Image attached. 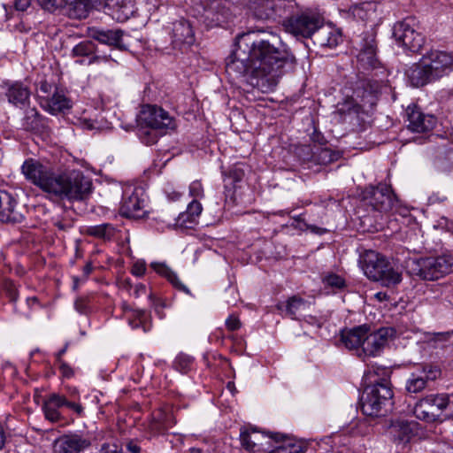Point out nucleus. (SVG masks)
<instances>
[{"instance_id": "obj_33", "label": "nucleus", "mask_w": 453, "mask_h": 453, "mask_svg": "<svg viewBox=\"0 0 453 453\" xmlns=\"http://www.w3.org/2000/svg\"><path fill=\"white\" fill-rule=\"evenodd\" d=\"M277 308L285 311V314L291 319H296L297 316L302 315L309 308V303L301 297L294 296L287 301L286 304L279 303Z\"/></svg>"}, {"instance_id": "obj_13", "label": "nucleus", "mask_w": 453, "mask_h": 453, "mask_svg": "<svg viewBox=\"0 0 453 453\" xmlns=\"http://www.w3.org/2000/svg\"><path fill=\"white\" fill-rule=\"evenodd\" d=\"M429 74L436 81L453 71V56L445 51L432 50L422 57Z\"/></svg>"}, {"instance_id": "obj_48", "label": "nucleus", "mask_w": 453, "mask_h": 453, "mask_svg": "<svg viewBox=\"0 0 453 453\" xmlns=\"http://www.w3.org/2000/svg\"><path fill=\"white\" fill-rule=\"evenodd\" d=\"M189 195L196 200L203 197V188L200 181L195 180L189 185Z\"/></svg>"}, {"instance_id": "obj_47", "label": "nucleus", "mask_w": 453, "mask_h": 453, "mask_svg": "<svg viewBox=\"0 0 453 453\" xmlns=\"http://www.w3.org/2000/svg\"><path fill=\"white\" fill-rule=\"evenodd\" d=\"M3 288L6 292L7 296H9L10 300L12 302H16L18 298V293L16 287L12 280H4L3 281Z\"/></svg>"}, {"instance_id": "obj_9", "label": "nucleus", "mask_w": 453, "mask_h": 453, "mask_svg": "<svg viewBox=\"0 0 453 453\" xmlns=\"http://www.w3.org/2000/svg\"><path fill=\"white\" fill-rule=\"evenodd\" d=\"M323 22L322 18L315 13H302L292 16L285 21L286 30L295 36L304 38L315 36Z\"/></svg>"}, {"instance_id": "obj_20", "label": "nucleus", "mask_w": 453, "mask_h": 453, "mask_svg": "<svg viewBox=\"0 0 453 453\" xmlns=\"http://www.w3.org/2000/svg\"><path fill=\"white\" fill-rule=\"evenodd\" d=\"M175 424L173 412L165 409L155 411L148 424V432L152 436L165 434Z\"/></svg>"}, {"instance_id": "obj_2", "label": "nucleus", "mask_w": 453, "mask_h": 453, "mask_svg": "<svg viewBox=\"0 0 453 453\" xmlns=\"http://www.w3.org/2000/svg\"><path fill=\"white\" fill-rule=\"evenodd\" d=\"M25 178L50 198L81 201L92 191V181L80 170L56 173L38 160L28 158L21 165Z\"/></svg>"}, {"instance_id": "obj_44", "label": "nucleus", "mask_w": 453, "mask_h": 453, "mask_svg": "<svg viewBox=\"0 0 453 453\" xmlns=\"http://www.w3.org/2000/svg\"><path fill=\"white\" fill-rule=\"evenodd\" d=\"M244 169L242 165L238 163L231 166L227 172V176L233 180L234 182L241 181L244 177Z\"/></svg>"}, {"instance_id": "obj_60", "label": "nucleus", "mask_w": 453, "mask_h": 453, "mask_svg": "<svg viewBox=\"0 0 453 453\" xmlns=\"http://www.w3.org/2000/svg\"><path fill=\"white\" fill-rule=\"evenodd\" d=\"M127 449L130 453H140L141 448L134 441H128L127 443Z\"/></svg>"}, {"instance_id": "obj_11", "label": "nucleus", "mask_w": 453, "mask_h": 453, "mask_svg": "<svg viewBox=\"0 0 453 453\" xmlns=\"http://www.w3.org/2000/svg\"><path fill=\"white\" fill-rule=\"evenodd\" d=\"M137 123L145 124L163 132L175 127L174 119L163 108L147 104L142 107L137 117Z\"/></svg>"}, {"instance_id": "obj_51", "label": "nucleus", "mask_w": 453, "mask_h": 453, "mask_svg": "<svg viewBox=\"0 0 453 453\" xmlns=\"http://www.w3.org/2000/svg\"><path fill=\"white\" fill-rule=\"evenodd\" d=\"M64 402L63 406H66L73 410L77 415L82 416L84 412V408L82 405L79 403H76L75 401H69L67 398L64 395Z\"/></svg>"}, {"instance_id": "obj_58", "label": "nucleus", "mask_w": 453, "mask_h": 453, "mask_svg": "<svg viewBox=\"0 0 453 453\" xmlns=\"http://www.w3.org/2000/svg\"><path fill=\"white\" fill-rule=\"evenodd\" d=\"M40 92L45 94L44 96H50L52 85L47 81H42L39 87Z\"/></svg>"}, {"instance_id": "obj_41", "label": "nucleus", "mask_w": 453, "mask_h": 453, "mask_svg": "<svg viewBox=\"0 0 453 453\" xmlns=\"http://www.w3.org/2000/svg\"><path fill=\"white\" fill-rule=\"evenodd\" d=\"M194 358L187 354H179L174 362V368L181 373H187L192 367Z\"/></svg>"}, {"instance_id": "obj_1", "label": "nucleus", "mask_w": 453, "mask_h": 453, "mask_svg": "<svg viewBox=\"0 0 453 453\" xmlns=\"http://www.w3.org/2000/svg\"><path fill=\"white\" fill-rule=\"evenodd\" d=\"M295 57L276 36L258 38L254 32L239 35L234 50L226 60V72L233 79L247 81L263 93L273 90L286 68H293Z\"/></svg>"}, {"instance_id": "obj_28", "label": "nucleus", "mask_w": 453, "mask_h": 453, "mask_svg": "<svg viewBox=\"0 0 453 453\" xmlns=\"http://www.w3.org/2000/svg\"><path fill=\"white\" fill-rule=\"evenodd\" d=\"M406 75L411 86L418 88L434 81L433 77L429 74L427 65L425 64L423 58L418 63L413 64L407 71Z\"/></svg>"}, {"instance_id": "obj_54", "label": "nucleus", "mask_w": 453, "mask_h": 453, "mask_svg": "<svg viewBox=\"0 0 453 453\" xmlns=\"http://www.w3.org/2000/svg\"><path fill=\"white\" fill-rule=\"evenodd\" d=\"M57 363L58 365L59 370L61 371L62 374L65 377L68 378V377H71L73 375L72 368L64 360L57 362Z\"/></svg>"}, {"instance_id": "obj_34", "label": "nucleus", "mask_w": 453, "mask_h": 453, "mask_svg": "<svg viewBox=\"0 0 453 453\" xmlns=\"http://www.w3.org/2000/svg\"><path fill=\"white\" fill-rule=\"evenodd\" d=\"M150 266L163 277H165L172 285L178 290L187 295H191L189 288L184 285L174 272H173L165 264L153 262Z\"/></svg>"}, {"instance_id": "obj_8", "label": "nucleus", "mask_w": 453, "mask_h": 453, "mask_svg": "<svg viewBox=\"0 0 453 453\" xmlns=\"http://www.w3.org/2000/svg\"><path fill=\"white\" fill-rule=\"evenodd\" d=\"M145 194L141 187L127 185L123 189L119 213L130 219H142L146 216Z\"/></svg>"}, {"instance_id": "obj_7", "label": "nucleus", "mask_w": 453, "mask_h": 453, "mask_svg": "<svg viewBox=\"0 0 453 453\" xmlns=\"http://www.w3.org/2000/svg\"><path fill=\"white\" fill-rule=\"evenodd\" d=\"M393 35L400 46L411 52H418L425 43V37L418 31V21L414 17L396 22Z\"/></svg>"}, {"instance_id": "obj_39", "label": "nucleus", "mask_w": 453, "mask_h": 453, "mask_svg": "<svg viewBox=\"0 0 453 453\" xmlns=\"http://www.w3.org/2000/svg\"><path fill=\"white\" fill-rule=\"evenodd\" d=\"M71 15L76 19H85L92 8L89 0H75L70 4Z\"/></svg>"}, {"instance_id": "obj_23", "label": "nucleus", "mask_w": 453, "mask_h": 453, "mask_svg": "<svg viewBox=\"0 0 453 453\" xmlns=\"http://www.w3.org/2000/svg\"><path fill=\"white\" fill-rule=\"evenodd\" d=\"M16 199L8 192L0 190V220L2 222H20L22 214L17 210Z\"/></svg>"}, {"instance_id": "obj_17", "label": "nucleus", "mask_w": 453, "mask_h": 453, "mask_svg": "<svg viewBox=\"0 0 453 453\" xmlns=\"http://www.w3.org/2000/svg\"><path fill=\"white\" fill-rule=\"evenodd\" d=\"M240 437L242 447L248 451L253 453H267L271 451L273 437L255 428L242 431Z\"/></svg>"}, {"instance_id": "obj_53", "label": "nucleus", "mask_w": 453, "mask_h": 453, "mask_svg": "<svg viewBox=\"0 0 453 453\" xmlns=\"http://www.w3.org/2000/svg\"><path fill=\"white\" fill-rule=\"evenodd\" d=\"M226 326L228 330L235 331L240 328L241 322L239 319L234 315L229 316L226 320Z\"/></svg>"}, {"instance_id": "obj_24", "label": "nucleus", "mask_w": 453, "mask_h": 453, "mask_svg": "<svg viewBox=\"0 0 453 453\" xmlns=\"http://www.w3.org/2000/svg\"><path fill=\"white\" fill-rule=\"evenodd\" d=\"M107 13L118 22L127 21L134 12L132 0H105Z\"/></svg>"}, {"instance_id": "obj_3", "label": "nucleus", "mask_w": 453, "mask_h": 453, "mask_svg": "<svg viewBox=\"0 0 453 453\" xmlns=\"http://www.w3.org/2000/svg\"><path fill=\"white\" fill-rule=\"evenodd\" d=\"M386 372L384 368L373 366L365 372V389L361 396V410L366 416H380L387 412L393 404L392 386L388 378H380Z\"/></svg>"}, {"instance_id": "obj_43", "label": "nucleus", "mask_w": 453, "mask_h": 453, "mask_svg": "<svg viewBox=\"0 0 453 453\" xmlns=\"http://www.w3.org/2000/svg\"><path fill=\"white\" fill-rule=\"evenodd\" d=\"M270 453H304V448L299 443H285L272 449Z\"/></svg>"}, {"instance_id": "obj_4", "label": "nucleus", "mask_w": 453, "mask_h": 453, "mask_svg": "<svg viewBox=\"0 0 453 453\" xmlns=\"http://www.w3.org/2000/svg\"><path fill=\"white\" fill-rule=\"evenodd\" d=\"M359 263L366 277L374 281H380L382 285L390 287L402 281V273L395 270L387 258L374 250H365L359 259Z\"/></svg>"}, {"instance_id": "obj_38", "label": "nucleus", "mask_w": 453, "mask_h": 453, "mask_svg": "<svg viewBox=\"0 0 453 453\" xmlns=\"http://www.w3.org/2000/svg\"><path fill=\"white\" fill-rule=\"evenodd\" d=\"M87 234L97 238L111 239L115 234V228L111 224L105 223L88 226Z\"/></svg>"}, {"instance_id": "obj_14", "label": "nucleus", "mask_w": 453, "mask_h": 453, "mask_svg": "<svg viewBox=\"0 0 453 453\" xmlns=\"http://www.w3.org/2000/svg\"><path fill=\"white\" fill-rule=\"evenodd\" d=\"M30 96L29 87L21 81H4L0 85V100H6L16 107L25 106Z\"/></svg>"}, {"instance_id": "obj_15", "label": "nucleus", "mask_w": 453, "mask_h": 453, "mask_svg": "<svg viewBox=\"0 0 453 453\" xmlns=\"http://www.w3.org/2000/svg\"><path fill=\"white\" fill-rule=\"evenodd\" d=\"M91 445L90 440L81 434L69 433L57 438L53 442L54 453H81Z\"/></svg>"}, {"instance_id": "obj_59", "label": "nucleus", "mask_w": 453, "mask_h": 453, "mask_svg": "<svg viewBox=\"0 0 453 453\" xmlns=\"http://www.w3.org/2000/svg\"><path fill=\"white\" fill-rule=\"evenodd\" d=\"M101 453H122L121 450L118 449L116 445L104 444L101 449Z\"/></svg>"}, {"instance_id": "obj_42", "label": "nucleus", "mask_w": 453, "mask_h": 453, "mask_svg": "<svg viewBox=\"0 0 453 453\" xmlns=\"http://www.w3.org/2000/svg\"><path fill=\"white\" fill-rule=\"evenodd\" d=\"M323 282L333 289H342L346 287L345 280L335 273L326 275L323 278Z\"/></svg>"}, {"instance_id": "obj_55", "label": "nucleus", "mask_w": 453, "mask_h": 453, "mask_svg": "<svg viewBox=\"0 0 453 453\" xmlns=\"http://www.w3.org/2000/svg\"><path fill=\"white\" fill-rule=\"evenodd\" d=\"M146 319V315L140 320L138 319L137 318H134L133 316L129 315L128 317H127V319L128 321V324L129 326L133 328V329H136L138 327H140L141 326H142L144 320Z\"/></svg>"}, {"instance_id": "obj_49", "label": "nucleus", "mask_w": 453, "mask_h": 453, "mask_svg": "<svg viewBox=\"0 0 453 453\" xmlns=\"http://www.w3.org/2000/svg\"><path fill=\"white\" fill-rule=\"evenodd\" d=\"M42 7L47 11L54 12L64 4V0H38Z\"/></svg>"}, {"instance_id": "obj_21", "label": "nucleus", "mask_w": 453, "mask_h": 453, "mask_svg": "<svg viewBox=\"0 0 453 453\" xmlns=\"http://www.w3.org/2000/svg\"><path fill=\"white\" fill-rule=\"evenodd\" d=\"M73 58H88V64H98L111 60L110 55L98 54L97 47L93 41L86 40L76 44L71 53Z\"/></svg>"}, {"instance_id": "obj_50", "label": "nucleus", "mask_w": 453, "mask_h": 453, "mask_svg": "<svg viewBox=\"0 0 453 453\" xmlns=\"http://www.w3.org/2000/svg\"><path fill=\"white\" fill-rule=\"evenodd\" d=\"M88 303L86 297L77 298L74 303L75 310L81 314H87L89 311Z\"/></svg>"}, {"instance_id": "obj_36", "label": "nucleus", "mask_w": 453, "mask_h": 453, "mask_svg": "<svg viewBox=\"0 0 453 453\" xmlns=\"http://www.w3.org/2000/svg\"><path fill=\"white\" fill-rule=\"evenodd\" d=\"M137 135L141 142L146 145L155 144L159 136L165 134L163 131L142 123H137Z\"/></svg>"}, {"instance_id": "obj_57", "label": "nucleus", "mask_w": 453, "mask_h": 453, "mask_svg": "<svg viewBox=\"0 0 453 453\" xmlns=\"http://www.w3.org/2000/svg\"><path fill=\"white\" fill-rule=\"evenodd\" d=\"M53 224L59 230H62V231H67L70 228H72V226H73V223L71 221L64 222V221L59 220V219H56Z\"/></svg>"}, {"instance_id": "obj_45", "label": "nucleus", "mask_w": 453, "mask_h": 453, "mask_svg": "<svg viewBox=\"0 0 453 453\" xmlns=\"http://www.w3.org/2000/svg\"><path fill=\"white\" fill-rule=\"evenodd\" d=\"M317 154L318 161L319 164L326 165L334 160V155L329 149L319 148L318 152H314V156Z\"/></svg>"}, {"instance_id": "obj_6", "label": "nucleus", "mask_w": 453, "mask_h": 453, "mask_svg": "<svg viewBox=\"0 0 453 453\" xmlns=\"http://www.w3.org/2000/svg\"><path fill=\"white\" fill-rule=\"evenodd\" d=\"M361 198L365 204L373 211L381 213L396 211L398 202L388 185L379 184L376 187H367L362 191Z\"/></svg>"}, {"instance_id": "obj_52", "label": "nucleus", "mask_w": 453, "mask_h": 453, "mask_svg": "<svg viewBox=\"0 0 453 453\" xmlns=\"http://www.w3.org/2000/svg\"><path fill=\"white\" fill-rule=\"evenodd\" d=\"M146 272V264L143 260L136 261L131 269V273L138 277L142 276Z\"/></svg>"}, {"instance_id": "obj_10", "label": "nucleus", "mask_w": 453, "mask_h": 453, "mask_svg": "<svg viewBox=\"0 0 453 453\" xmlns=\"http://www.w3.org/2000/svg\"><path fill=\"white\" fill-rule=\"evenodd\" d=\"M441 375L440 367L434 364H421L411 373L406 380L408 393L418 394L424 390L428 382L434 381Z\"/></svg>"}, {"instance_id": "obj_40", "label": "nucleus", "mask_w": 453, "mask_h": 453, "mask_svg": "<svg viewBox=\"0 0 453 453\" xmlns=\"http://www.w3.org/2000/svg\"><path fill=\"white\" fill-rule=\"evenodd\" d=\"M391 429L394 436L400 441H408L412 434L411 426L406 421L393 424Z\"/></svg>"}, {"instance_id": "obj_5", "label": "nucleus", "mask_w": 453, "mask_h": 453, "mask_svg": "<svg viewBox=\"0 0 453 453\" xmlns=\"http://www.w3.org/2000/svg\"><path fill=\"white\" fill-rule=\"evenodd\" d=\"M453 257L450 254L414 259L408 265L409 273L423 280H437L450 273Z\"/></svg>"}, {"instance_id": "obj_63", "label": "nucleus", "mask_w": 453, "mask_h": 453, "mask_svg": "<svg viewBox=\"0 0 453 453\" xmlns=\"http://www.w3.org/2000/svg\"><path fill=\"white\" fill-rule=\"evenodd\" d=\"M92 272V265L91 264H87L84 267H83V273L86 277H88Z\"/></svg>"}, {"instance_id": "obj_61", "label": "nucleus", "mask_w": 453, "mask_h": 453, "mask_svg": "<svg viewBox=\"0 0 453 453\" xmlns=\"http://www.w3.org/2000/svg\"><path fill=\"white\" fill-rule=\"evenodd\" d=\"M69 396L73 399H79V390L75 387H66Z\"/></svg>"}, {"instance_id": "obj_64", "label": "nucleus", "mask_w": 453, "mask_h": 453, "mask_svg": "<svg viewBox=\"0 0 453 453\" xmlns=\"http://www.w3.org/2000/svg\"><path fill=\"white\" fill-rule=\"evenodd\" d=\"M375 297L379 301H383V300H387L388 299V295L385 292H378V293L375 294Z\"/></svg>"}, {"instance_id": "obj_37", "label": "nucleus", "mask_w": 453, "mask_h": 453, "mask_svg": "<svg viewBox=\"0 0 453 453\" xmlns=\"http://www.w3.org/2000/svg\"><path fill=\"white\" fill-rule=\"evenodd\" d=\"M350 12L354 18L365 21L374 15L375 4L371 2L362 3L352 6Z\"/></svg>"}, {"instance_id": "obj_32", "label": "nucleus", "mask_w": 453, "mask_h": 453, "mask_svg": "<svg viewBox=\"0 0 453 453\" xmlns=\"http://www.w3.org/2000/svg\"><path fill=\"white\" fill-rule=\"evenodd\" d=\"M64 395L59 394H50L43 403L42 411L45 418L52 423L61 419V414L58 408L63 407Z\"/></svg>"}, {"instance_id": "obj_30", "label": "nucleus", "mask_w": 453, "mask_h": 453, "mask_svg": "<svg viewBox=\"0 0 453 453\" xmlns=\"http://www.w3.org/2000/svg\"><path fill=\"white\" fill-rule=\"evenodd\" d=\"M427 397L438 417L443 414L446 418H453V393L431 394Z\"/></svg>"}, {"instance_id": "obj_31", "label": "nucleus", "mask_w": 453, "mask_h": 453, "mask_svg": "<svg viewBox=\"0 0 453 453\" xmlns=\"http://www.w3.org/2000/svg\"><path fill=\"white\" fill-rule=\"evenodd\" d=\"M315 43L320 47L334 48L342 42V34L330 27H324L323 24L315 34Z\"/></svg>"}, {"instance_id": "obj_56", "label": "nucleus", "mask_w": 453, "mask_h": 453, "mask_svg": "<svg viewBox=\"0 0 453 453\" xmlns=\"http://www.w3.org/2000/svg\"><path fill=\"white\" fill-rule=\"evenodd\" d=\"M31 4V0H14V8L19 12L26 11Z\"/></svg>"}, {"instance_id": "obj_26", "label": "nucleus", "mask_w": 453, "mask_h": 453, "mask_svg": "<svg viewBox=\"0 0 453 453\" xmlns=\"http://www.w3.org/2000/svg\"><path fill=\"white\" fill-rule=\"evenodd\" d=\"M89 36L100 43L113 46L119 50H124L122 43L123 31L120 29H97L92 28L89 31Z\"/></svg>"}, {"instance_id": "obj_35", "label": "nucleus", "mask_w": 453, "mask_h": 453, "mask_svg": "<svg viewBox=\"0 0 453 453\" xmlns=\"http://www.w3.org/2000/svg\"><path fill=\"white\" fill-rule=\"evenodd\" d=\"M413 413L417 418L427 422L434 421L438 417L437 413L432 407V403L428 401L427 395L416 403Z\"/></svg>"}, {"instance_id": "obj_18", "label": "nucleus", "mask_w": 453, "mask_h": 453, "mask_svg": "<svg viewBox=\"0 0 453 453\" xmlns=\"http://www.w3.org/2000/svg\"><path fill=\"white\" fill-rule=\"evenodd\" d=\"M341 120L350 126L351 130H358L365 122V112L362 107L353 102H345L338 110Z\"/></svg>"}, {"instance_id": "obj_46", "label": "nucleus", "mask_w": 453, "mask_h": 453, "mask_svg": "<svg viewBox=\"0 0 453 453\" xmlns=\"http://www.w3.org/2000/svg\"><path fill=\"white\" fill-rule=\"evenodd\" d=\"M121 309L124 311L126 317L131 315L134 318H137L138 319L141 320L145 316L144 310L134 309L127 302H123L121 303Z\"/></svg>"}, {"instance_id": "obj_27", "label": "nucleus", "mask_w": 453, "mask_h": 453, "mask_svg": "<svg viewBox=\"0 0 453 453\" xmlns=\"http://www.w3.org/2000/svg\"><path fill=\"white\" fill-rule=\"evenodd\" d=\"M357 60L365 68L375 67L377 63L376 41L372 35L362 39Z\"/></svg>"}, {"instance_id": "obj_12", "label": "nucleus", "mask_w": 453, "mask_h": 453, "mask_svg": "<svg viewBox=\"0 0 453 453\" xmlns=\"http://www.w3.org/2000/svg\"><path fill=\"white\" fill-rule=\"evenodd\" d=\"M395 334V329L393 327H381L376 332L371 333L370 330L364 338L361 352L358 357H377L380 356L387 345L389 339Z\"/></svg>"}, {"instance_id": "obj_25", "label": "nucleus", "mask_w": 453, "mask_h": 453, "mask_svg": "<svg viewBox=\"0 0 453 453\" xmlns=\"http://www.w3.org/2000/svg\"><path fill=\"white\" fill-rule=\"evenodd\" d=\"M369 330L370 326L367 325L343 330L341 334V342L348 349L356 350L358 354L361 352L365 334L368 333Z\"/></svg>"}, {"instance_id": "obj_16", "label": "nucleus", "mask_w": 453, "mask_h": 453, "mask_svg": "<svg viewBox=\"0 0 453 453\" xmlns=\"http://www.w3.org/2000/svg\"><path fill=\"white\" fill-rule=\"evenodd\" d=\"M407 127L417 133L432 130L436 125V118L432 114L424 113L417 105H409L405 111Z\"/></svg>"}, {"instance_id": "obj_22", "label": "nucleus", "mask_w": 453, "mask_h": 453, "mask_svg": "<svg viewBox=\"0 0 453 453\" xmlns=\"http://www.w3.org/2000/svg\"><path fill=\"white\" fill-rule=\"evenodd\" d=\"M40 105L51 114L65 112L72 107L71 100L56 90L52 96H39Z\"/></svg>"}, {"instance_id": "obj_62", "label": "nucleus", "mask_w": 453, "mask_h": 453, "mask_svg": "<svg viewBox=\"0 0 453 453\" xmlns=\"http://www.w3.org/2000/svg\"><path fill=\"white\" fill-rule=\"evenodd\" d=\"M67 350V344L65 345L63 349H61L57 354H56V361H63L62 356L66 352Z\"/></svg>"}, {"instance_id": "obj_29", "label": "nucleus", "mask_w": 453, "mask_h": 453, "mask_svg": "<svg viewBox=\"0 0 453 453\" xmlns=\"http://www.w3.org/2000/svg\"><path fill=\"white\" fill-rule=\"evenodd\" d=\"M203 211L201 203L193 199L187 207L186 211L180 213L175 220L176 228H192Z\"/></svg>"}, {"instance_id": "obj_19", "label": "nucleus", "mask_w": 453, "mask_h": 453, "mask_svg": "<svg viewBox=\"0 0 453 453\" xmlns=\"http://www.w3.org/2000/svg\"><path fill=\"white\" fill-rule=\"evenodd\" d=\"M195 42V34L189 21L181 19L173 24L172 43L174 48L189 47Z\"/></svg>"}]
</instances>
